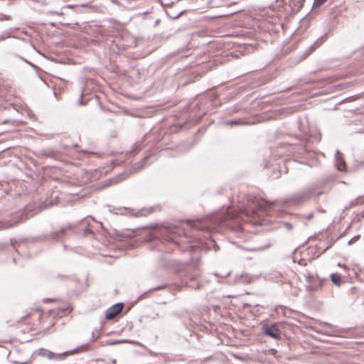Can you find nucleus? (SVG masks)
Instances as JSON below:
<instances>
[{
    "instance_id": "1",
    "label": "nucleus",
    "mask_w": 364,
    "mask_h": 364,
    "mask_svg": "<svg viewBox=\"0 0 364 364\" xmlns=\"http://www.w3.org/2000/svg\"><path fill=\"white\" fill-rule=\"evenodd\" d=\"M327 190L319 186H311L305 187L303 190L294 194L291 197L286 198L284 200H276L269 202L264 200H257V208L252 209V215L253 217L259 216L260 211H270L276 206H289L299 205L300 203L308 200L311 198L317 197L321 194L326 193Z\"/></svg>"
},
{
    "instance_id": "2",
    "label": "nucleus",
    "mask_w": 364,
    "mask_h": 364,
    "mask_svg": "<svg viewBox=\"0 0 364 364\" xmlns=\"http://www.w3.org/2000/svg\"><path fill=\"white\" fill-rule=\"evenodd\" d=\"M31 215L33 214L28 215L27 210L18 212L9 221L0 223V229L11 228V227L17 225L18 223L26 221Z\"/></svg>"
},
{
    "instance_id": "3",
    "label": "nucleus",
    "mask_w": 364,
    "mask_h": 364,
    "mask_svg": "<svg viewBox=\"0 0 364 364\" xmlns=\"http://www.w3.org/2000/svg\"><path fill=\"white\" fill-rule=\"evenodd\" d=\"M305 278L307 282L306 289L310 292H314V291L320 289L323 282H328L327 279H320L319 277H316V276L310 274L306 275Z\"/></svg>"
},
{
    "instance_id": "4",
    "label": "nucleus",
    "mask_w": 364,
    "mask_h": 364,
    "mask_svg": "<svg viewBox=\"0 0 364 364\" xmlns=\"http://www.w3.org/2000/svg\"><path fill=\"white\" fill-rule=\"evenodd\" d=\"M198 276V272L196 270L193 272L186 271L182 277V282L186 283V285H188L190 287H192V289H200V286L198 283L194 284V282L197 279Z\"/></svg>"
},
{
    "instance_id": "5",
    "label": "nucleus",
    "mask_w": 364,
    "mask_h": 364,
    "mask_svg": "<svg viewBox=\"0 0 364 364\" xmlns=\"http://www.w3.org/2000/svg\"><path fill=\"white\" fill-rule=\"evenodd\" d=\"M123 303H117L113 304L105 311V318L108 319L114 318L123 310Z\"/></svg>"
},
{
    "instance_id": "6",
    "label": "nucleus",
    "mask_w": 364,
    "mask_h": 364,
    "mask_svg": "<svg viewBox=\"0 0 364 364\" xmlns=\"http://www.w3.org/2000/svg\"><path fill=\"white\" fill-rule=\"evenodd\" d=\"M264 333L272 338H278L280 336L281 332L279 328H277L276 325L272 324L264 328Z\"/></svg>"
},
{
    "instance_id": "7",
    "label": "nucleus",
    "mask_w": 364,
    "mask_h": 364,
    "mask_svg": "<svg viewBox=\"0 0 364 364\" xmlns=\"http://www.w3.org/2000/svg\"><path fill=\"white\" fill-rule=\"evenodd\" d=\"M335 161H336V166L340 171L345 170L346 168V162L342 156V154L339 151H336L335 155Z\"/></svg>"
},
{
    "instance_id": "8",
    "label": "nucleus",
    "mask_w": 364,
    "mask_h": 364,
    "mask_svg": "<svg viewBox=\"0 0 364 364\" xmlns=\"http://www.w3.org/2000/svg\"><path fill=\"white\" fill-rule=\"evenodd\" d=\"M72 229V225H68L65 228H60L59 230H56L50 234V237L53 240H60V238L65 236L66 230Z\"/></svg>"
},
{
    "instance_id": "9",
    "label": "nucleus",
    "mask_w": 364,
    "mask_h": 364,
    "mask_svg": "<svg viewBox=\"0 0 364 364\" xmlns=\"http://www.w3.org/2000/svg\"><path fill=\"white\" fill-rule=\"evenodd\" d=\"M331 282L333 283L336 286H341V276L339 274H336V272H333L330 275Z\"/></svg>"
},
{
    "instance_id": "10",
    "label": "nucleus",
    "mask_w": 364,
    "mask_h": 364,
    "mask_svg": "<svg viewBox=\"0 0 364 364\" xmlns=\"http://www.w3.org/2000/svg\"><path fill=\"white\" fill-rule=\"evenodd\" d=\"M154 212V208H141L136 214V216H146Z\"/></svg>"
},
{
    "instance_id": "11",
    "label": "nucleus",
    "mask_w": 364,
    "mask_h": 364,
    "mask_svg": "<svg viewBox=\"0 0 364 364\" xmlns=\"http://www.w3.org/2000/svg\"><path fill=\"white\" fill-rule=\"evenodd\" d=\"M43 355H46L49 359H60L63 355H55V353H52L50 351H46L45 353H43Z\"/></svg>"
},
{
    "instance_id": "12",
    "label": "nucleus",
    "mask_w": 364,
    "mask_h": 364,
    "mask_svg": "<svg viewBox=\"0 0 364 364\" xmlns=\"http://www.w3.org/2000/svg\"><path fill=\"white\" fill-rule=\"evenodd\" d=\"M102 328H100L99 330H97V332L92 331L91 334V341H93V340H96L99 338L100 332L101 331Z\"/></svg>"
},
{
    "instance_id": "13",
    "label": "nucleus",
    "mask_w": 364,
    "mask_h": 364,
    "mask_svg": "<svg viewBox=\"0 0 364 364\" xmlns=\"http://www.w3.org/2000/svg\"><path fill=\"white\" fill-rule=\"evenodd\" d=\"M148 159H149V156H144V158L141 159V161L138 164L139 168H142V167H144Z\"/></svg>"
},
{
    "instance_id": "14",
    "label": "nucleus",
    "mask_w": 364,
    "mask_h": 364,
    "mask_svg": "<svg viewBox=\"0 0 364 364\" xmlns=\"http://www.w3.org/2000/svg\"><path fill=\"white\" fill-rule=\"evenodd\" d=\"M327 0H314V7H319L321 5L325 3Z\"/></svg>"
},
{
    "instance_id": "15",
    "label": "nucleus",
    "mask_w": 364,
    "mask_h": 364,
    "mask_svg": "<svg viewBox=\"0 0 364 364\" xmlns=\"http://www.w3.org/2000/svg\"><path fill=\"white\" fill-rule=\"evenodd\" d=\"M282 225L285 228V229L288 230H291L293 229V225L291 223L285 222L282 223Z\"/></svg>"
},
{
    "instance_id": "16",
    "label": "nucleus",
    "mask_w": 364,
    "mask_h": 364,
    "mask_svg": "<svg viewBox=\"0 0 364 364\" xmlns=\"http://www.w3.org/2000/svg\"><path fill=\"white\" fill-rule=\"evenodd\" d=\"M124 179H126V173H122V175L116 177L114 182L119 183V181H123Z\"/></svg>"
},
{
    "instance_id": "17",
    "label": "nucleus",
    "mask_w": 364,
    "mask_h": 364,
    "mask_svg": "<svg viewBox=\"0 0 364 364\" xmlns=\"http://www.w3.org/2000/svg\"><path fill=\"white\" fill-rule=\"evenodd\" d=\"M360 237V235H355L354 237H353L349 241H348V245H352L355 242H356V241L359 240Z\"/></svg>"
},
{
    "instance_id": "18",
    "label": "nucleus",
    "mask_w": 364,
    "mask_h": 364,
    "mask_svg": "<svg viewBox=\"0 0 364 364\" xmlns=\"http://www.w3.org/2000/svg\"><path fill=\"white\" fill-rule=\"evenodd\" d=\"M9 19H11L9 15L0 14V21H9Z\"/></svg>"
},
{
    "instance_id": "19",
    "label": "nucleus",
    "mask_w": 364,
    "mask_h": 364,
    "mask_svg": "<svg viewBox=\"0 0 364 364\" xmlns=\"http://www.w3.org/2000/svg\"><path fill=\"white\" fill-rule=\"evenodd\" d=\"M166 286L165 285H161V286H157L155 288H153V289H150L148 290L147 292H152V291H154V290H161V289H164L166 288Z\"/></svg>"
},
{
    "instance_id": "20",
    "label": "nucleus",
    "mask_w": 364,
    "mask_h": 364,
    "mask_svg": "<svg viewBox=\"0 0 364 364\" xmlns=\"http://www.w3.org/2000/svg\"><path fill=\"white\" fill-rule=\"evenodd\" d=\"M269 246H270L269 244H268V245H266V246L255 247V251H262V250H267V248H268Z\"/></svg>"
},
{
    "instance_id": "21",
    "label": "nucleus",
    "mask_w": 364,
    "mask_h": 364,
    "mask_svg": "<svg viewBox=\"0 0 364 364\" xmlns=\"http://www.w3.org/2000/svg\"><path fill=\"white\" fill-rule=\"evenodd\" d=\"M124 342L132 343L131 341H115L113 342L108 343V345H117V343H124Z\"/></svg>"
},
{
    "instance_id": "22",
    "label": "nucleus",
    "mask_w": 364,
    "mask_h": 364,
    "mask_svg": "<svg viewBox=\"0 0 364 364\" xmlns=\"http://www.w3.org/2000/svg\"><path fill=\"white\" fill-rule=\"evenodd\" d=\"M228 124L230 125H233V124H241L242 123L241 122V121L231 120V121H229Z\"/></svg>"
},
{
    "instance_id": "23",
    "label": "nucleus",
    "mask_w": 364,
    "mask_h": 364,
    "mask_svg": "<svg viewBox=\"0 0 364 364\" xmlns=\"http://www.w3.org/2000/svg\"><path fill=\"white\" fill-rule=\"evenodd\" d=\"M213 220V218H208L205 220V226H203V228H205V229H209V228L208 227V223H210V222H212Z\"/></svg>"
},
{
    "instance_id": "24",
    "label": "nucleus",
    "mask_w": 364,
    "mask_h": 364,
    "mask_svg": "<svg viewBox=\"0 0 364 364\" xmlns=\"http://www.w3.org/2000/svg\"><path fill=\"white\" fill-rule=\"evenodd\" d=\"M8 36H9V34H7V33H3L0 36V41H2V40H4V39L7 38Z\"/></svg>"
},
{
    "instance_id": "25",
    "label": "nucleus",
    "mask_w": 364,
    "mask_h": 364,
    "mask_svg": "<svg viewBox=\"0 0 364 364\" xmlns=\"http://www.w3.org/2000/svg\"><path fill=\"white\" fill-rule=\"evenodd\" d=\"M314 217V213L307 214L305 215V218L307 220H311Z\"/></svg>"
},
{
    "instance_id": "26",
    "label": "nucleus",
    "mask_w": 364,
    "mask_h": 364,
    "mask_svg": "<svg viewBox=\"0 0 364 364\" xmlns=\"http://www.w3.org/2000/svg\"><path fill=\"white\" fill-rule=\"evenodd\" d=\"M65 8H73L75 7L74 4H66Z\"/></svg>"
},
{
    "instance_id": "27",
    "label": "nucleus",
    "mask_w": 364,
    "mask_h": 364,
    "mask_svg": "<svg viewBox=\"0 0 364 364\" xmlns=\"http://www.w3.org/2000/svg\"><path fill=\"white\" fill-rule=\"evenodd\" d=\"M85 233H92V230L87 228H85Z\"/></svg>"
},
{
    "instance_id": "28",
    "label": "nucleus",
    "mask_w": 364,
    "mask_h": 364,
    "mask_svg": "<svg viewBox=\"0 0 364 364\" xmlns=\"http://www.w3.org/2000/svg\"><path fill=\"white\" fill-rule=\"evenodd\" d=\"M225 220H226L225 218L223 219L222 220H220V221H217L216 222V224H221V223H223V221H225Z\"/></svg>"
},
{
    "instance_id": "29",
    "label": "nucleus",
    "mask_w": 364,
    "mask_h": 364,
    "mask_svg": "<svg viewBox=\"0 0 364 364\" xmlns=\"http://www.w3.org/2000/svg\"><path fill=\"white\" fill-rule=\"evenodd\" d=\"M324 325L327 326L328 327H331V324L325 323Z\"/></svg>"
},
{
    "instance_id": "30",
    "label": "nucleus",
    "mask_w": 364,
    "mask_h": 364,
    "mask_svg": "<svg viewBox=\"0 0 364 364\" xmlns=\"http://www.w3.org/2000/svg\"><path fill=\"white\" fill-rule=\"evenodd\" d=\"M230 272H227V274L225 275H222L221 277H226V276H228Z\"/></svg>"
},
{
    "instance_id": "31",
    "label": "nucleus",
    "mask_w": 364,
    "mask_h": 364,
    "mask_svg": "<svg viewBox=\"0 0 364 364\" xmlns=\"http://www.w3.org/2000/svg\"><path fill=\"white\" fill-rule=\"evenodd\" d=\"M112 363H116V360H112Z\"/></svg>"
},
{
    "instance_id": "32",
    "label": "nucleus",
    "mask_w": 364,
    "mask_h": 364,
    "mask_svg": "<svg viewBox=\"0 0 364 364\" xmlns=\"http://www.w3.org/2000/svg\"><path fill=\"white\" fill-rule=\"evenodd\" d=\"M79 102H80V104H82V102L81 100H79Z\"/></svg>"
}]
</instances>
